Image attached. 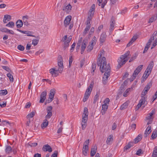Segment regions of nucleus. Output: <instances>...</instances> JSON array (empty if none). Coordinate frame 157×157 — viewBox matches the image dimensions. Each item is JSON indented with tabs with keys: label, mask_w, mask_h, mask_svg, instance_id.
Masks as SVG:
<instances>
[{
	"label": "nucleus",
	"mask_w": 157,
	"mask_h": 157,
	"mask_svg": "<svg viewBox=\"0 0 157 157\" xmlns=\"http://www.w3.org/2000/svg\"><path fill=\"white\" fill-rule=\"evenodd\" d=\"M14 23L13 21H10L6 25V26L10 28H13L14 26Z\"/></svg>",
	"instance_id": "nucleus-39"
},
{
	"label": "nucleus",
	"mask_w": 157,
	"mask_h": 157,
	"mask_svg": "<svg viewBox=\"0 0 157 157\" xmlns=\"http://www.w3.org/2000/svg\"><path fill=\"white\" fill-rule=\"evenodd\" d=\"M1 91L0 94L2 95H5L8 93L7 91L6 90H1Z\"/></svg>",
	"instance_id": "nucleus-46"
},
{
	"label": "nucleus",
	"mask_w": 157,
	"mask_h": 157,
	"mask_svg": "<svg viewBox=\"0 0 157 157\" xmlns=\"http://www.w3.org/2000/svg\"><path fill=\"white\" fill-rule=\"evenodd\" d=\"M157 19V13L155 14L152 15L149 20L148 23H151L155 21Z\"/></svg>",
	"instance_id": "nucleus-24"
},
{
	"label": "nucleus",
	"mask_w": 157,
	"mask_h": 157,
	"mask_svg": "<svg viewBox=\"0 0 157 157\" xmlns=\"http://www.w3.org/2000/svg\"><path fill=\"white\" fill-rule=\"evenodd\" d=\"M81 125L82 129L84 130L87 126V122H85L82 121Z\"/></svg>",
	"instance_id": "nucleus-45"
},
{
	"label": "nucleus",
	"mask_w": 157,
	"mask_h": 157,
	"mask_svg": "<svg viewBox=\"0 0 157 157\" xmlns=\"http://www.w3.org/2000/svg\"><path fill=\"white\" fill-rule=\"evenodd\" d=\"M157 136V131H154L151 135V138L153 139H155Z\"/></svg>",
	"instance_id": "nucleus-42"
},
{
	"label": "nucleus",
	"mask_w": 157,
	"mask_h": 157,
	"mask_svg": "<svg viewBox=\"0 0 157 157\" xmlns=\"http://www.w3.org/2000/svg\"><path fill=\"white\" fill-rule=\"evenodd\" d=\"M95 5L93 4L91 6V8L88 12V17H91L93 16L94 14Z\"/></svg>",
	"instance_id": "nucleus-10"
},
{
	"label": "nucleus",
	"mask_w": 157,
	"mask_h": 157,
	"mask_svg": "<svg viewBox=\"0 0 157 157\" xmlns=\"http://www.w3.org/2000/svg\"><path fill=\"white\" fill-rule=\"evenodd\" d=\"M155 37V36H154L152 34L148 42H150V43H151L154 40V38Z\"/></svg>",
	"instance_id": "nucleus-63"
},
{
	"label": "nucleus",
	"mask_w": 157,
	"mask_h": 157,
	"mask_svg": "<svg viewBox=\"0 0 157 157\" xmlns=\"http://www.w3.org/2000/svg\"><path fill=\"white\" fill-rule=\"evenodd\" d=\"M75 46V43H74L73 44L71 45V48L70 50V52H71L73 51L74 48Z\"/></svg>",
	"instance_id": "nucleus-61"
},
{
	"label": "nucleus",
	"mask_w": 157,
	"mask_h": 157,
	"mask_svg": "<svg viewBox=\"0 0 157 157\" xmlns=\"http://www.w3.org/2000/svg\"><path fill=\"white\" fill-rule=\"evenodd\" d=\"M89 143V140H86L84 143L83 145V147L82 149V153L85 156H86L87 154V151L89 149L88 145Z\"/></svg>",
	"instance_id": "nucleus-6"
},
{
	"label": "nucleus",
	"mask_w": 157,
	"mask_h": 157,
	"mask_svg": "<svg viewBox=\"0 0 157 157\" xmlns=\"http://www.w3.org/2000/svg\"><path fill=\"white\" fill-rule=\"evenodd\" d=\"M143 152L141 149H140L137 151L136 154L137 155L139 156L141 154H143Z\"/></svg>",
	"instance_id": "nucleus-52"
},
{
	"label": "nucleus",
	"mask_w": 157,
	"mask_h": 157,
	"mask_svg": "<svg viewBox=\"0 0 157 157\" xmlns=\"http://www.w3.org/2000/svg\"><path fill=\"white\" fill-rule=\"evenodd\" d=\"M71 16L69 15L65 17L64 21V24L65 27H67L69 26V28L70 29H71L73 26V24L71 22Z\"/></svg>",
	"instance_id": "nucleus-4"
},
{
	"label": "nucleus",
	"mask_w": 157,
	"mask_h": 157,
	"mask_svg": "<svg viewBox=\"0 0 157 157\" xmlns=\"http://www.w3.org/2000/svg\"><path fill=\"white\" fill-rule=\"evenodd\" d=\"M147 73V72H146V71H145L144 73V74L143 76V79L145 80H146L147 78L149 75L150 74V73Z\"/></svg>",
	"instance_id": "nucleus-48"
},
{
	"label": "nucleus",
	"mask_w": 157,
	"mask_h": 157,
	"mask_svg": "<svg viewBox=\"0 0 157 157\" xmlns=\"http://www.w3.org/2000/svg\"><path fill=\"white\" fill-rule=\"evenodd\" d=\"M48 121L47 119H45L44 121V122L41 124V128H45L48 126Z\"/></svg>",
	"instance_id": "nucleus-29"
},
{
	"label": "nucleus",
	"mask_w": 157,
	"mask_h": 157,
	"mask_svg": "<svg viewBox=\"0 0 157 157\" xmlns=\"http://www.w3.org/2000/svg\"><path fill=\"white\" fill-rule=\"evenodd\" d=\"M52 115V113H48L47 115L45 116L46 119H49L50 118Z\"/></svg>",
	"instance_id": "nucleus-57"
},
{
	"label": "nucleus",
	"mask_w": 157,
	"mask_h": 157,
	"mask_svg": "<svg viewBox=\"0 0 157 157\" xmlns=\"http://www.w3.org/2000/svg\"><path fill=\"white\" fill-rule=\"evenodd\" d=\"M128 102H126L123 104L121 106L120 109L121 110H124L126 109L128 106Z\"/></svg>",
	"instance_id": "nucleus-34"
},
{
	"label": "nucleus",
	"mask_w": 157,
	"mask_h": 157,
	"mask_svg": "<svg viewBox=\"0 0 157 157\" xmlns=\"http://www.w3.org/2000/svg\"><path fill=\"white\" fill-rule=\"evenodd\" d=\"M103 52H101L100 53V55H99V57L97 61V64L98 66H100V68L101 71L102 73H103L104 72L108 71L107 68L108 66L109 67V71H110V64L109 63L107 65L106 59L104 57H103L101 61V59L102 53Z\"/></svg>",
	"instance_id": "nucleus-1"
},
{
	"label": "nucleus",
	"mask_w": 157,
	"mask_h": 157,
	"mask_svg": "<svg viewBox=\"0 0 157 157\" xmlns=\"http://www.w3.org/2000/svg\"><path fill=\"white\" fill-rule=\"evenodd\" d=\"M35 114V112L34 111H33L31 112L28 115V116L29 118L33 117Z\"/></svg>",
	"instance_id": "nucleus-58"
},
{
	"label": "nucleus",
	"mask_w": 157,
	"mask_h": 157,
	"mask_svg": "<svg viewBox=\"0 0 157 157\" xmlns=\"http://www.w3.org/2000/svg\"><path fill=\"white\" fill-rule=\"evenodd\" d=\"M92 18H91V17H88L86 26H88V27H90L91 25L90 23V21L91 20Z\"/></svg>",
	"instance_id": "nucleus-41"
},
{
	"label": "nucleus",
	"mask_w": 157,
	"mask_h": 157,
	"mask_svg": "<svg viewBox=\"0 0 157 157\" xmlns=\"http://www.w3.org/2000/svg\"><path fill=\"white\" fill-rule=\"evenodd\" d=\"M103 28V25H100V26H99L98 27V29L97 31V32L98 33H100V32L101 30Z\"/></svg>",
	"instance_id": "nucleus-62"
},
{
	"label": "nucleus",
	"mask_w": 157,
	"mask_h": 157,
	"mask_svg": "<svg viewBox=\"0 0 157 157\" xmlns=\"http://www.w3.org/2000/svg\"><path fill=\"white\" fill-rule=\"evenodd\" d=\"M96 37L95 36H94L93 37L91 41L89 43V44L94 46L96 44Z\"/></svg>",
	"instance_id": "nucleus-32"
},
{
	"label": "nucleus",
	"mask_w": 157,
	"mask_h": 157,
	"mask_svg": "<svg viewBox=\"0 0 157 157\" xmlns=\"http://www.w3.org/2000/svg\"><path fill=\"white\" fill-rule=\"evenodd\" d=\"M151 86L152 83L151 82H150L147 84L141 93V96H142V97L145 96V95L147 94L148 91Z\"/></svg>",
	"instance_id": "nucleus-7"
},
{
	"label": "nucleus",
	"mask_w": 157,
	"mask_h": 157,
	"mask_svg": "<svg viewBox=\"0 0 157 157\" xmlns=\"http://www.w3.org/2000/svg\"><path fill=\"white\" fill-rule=\"evenodd\" d=\"M107 36L105 32H103L100 35V41L101 43H103L105 41Z\"/></svg>",
	"instance_id": "nucleus-17"
},
{
	"label": "nucleus",
	"mask_w": 157,
	"mask_h": 157,
	"mask_svg": "<svg viewBox=\"0 0 157 157\" xmlns=\"http://www.w3.org/2000/svg\"><path fill=\"white\" fill-rule=\"evenodd\" d=\"M58 69L56 68H51L49 70L50 73L53 76V77H56L58 75V74L57 72Z\"/></svg>",
	"instance_id": "nucleus-15"
},
{
	"label": "nucleus",
	"mask_w": 157,
	"mask_h": 157,
	"mask_svg": "<svg viewBox=\"0 0 157 157\" xmlns=\"http://www.w3.org/2000/svg\"><path fill=\"white\" fill-rule=\"evenodd\" d=\"M73 59L72 58V56H70L69 59V67H70L71 65V63H72V62L73 61Z\"/></svg>",
	"instance_id": "nucleus-55"
},
{
	"label": "nucleus",
	"mask_w": 157,
	"mask_h": 157,
	"mask_svg": "<svg viewBox=\"0 0 157 157\" xmlns=\"http://www.w3.org/2000/svg\"><path fill=\"white\" fill-rule=\"evenodd\" d=\"M157 156V146L155 147L154 149L152 157H156Z\"/></svg>",
	"instance_id": "nucleus-36"
},
{
	"label": "nucleus",
	"mask_w": 157,
	"mask_h": 157,
	"mask_svg": "<svg viewBox=\"0 0 157 157\" xmlns=\"http://www.w3.org/2000/svg\"><path fill=\"white\" fill-rule=\"evenodd\" d=\"M109 102L110 100L109 98H107L104 100V104L108 105L109 104Z\"/></svg>",
	"instance_id": "nucleus-56"
},
{
	"label": "nucleus",
	"mask_w": 157,
	"mask_h": 157,
	"mask_svg": "<svg viewBox=\"0 0 157 157\" xmlns=\"http://www.w3.org/2000/svg\"><path fill=\"white\" fill-rule=\"evenodd\" d=\"M100 93L99 91H98L97 92L96 95L95 96L94 98V100L93 101L94 103H95L99 99Z\"/></svg>",
	"instance_id": "nucleus-28"
},
{
	"label": "nucleus",
	"mask_w": 157,
	"mask_h": 157,
	"mask_svg": "<svg viewBox=\"0 0 157 157\" xmlns=\"http://www.w3.org/2000/svg\"><path fill=\"white\" fill-rule=\"evenodd\" d=\"M39 40H38L34 39L32 40V44L34 46L36 45L38 43Z\"/></svg>",
	"instance_id": "nucleus-54"
},
{
	"label": "nucleus",
	"mask_w": 157,
	"mask_h": 157,
	"mask_svg": "<svg viewBox=\"0 0 157 157\" xmlns=\"http://www.w3.org/2000/svg\"><path fill=\"white\" fill-rule=\"evenodd\" d=\"M94 46L90 44L86 48V51L88 52H90L93 49Z\"/></svg>",
	"instance_id": "nucleus-38"
},
{
	"label": "nucleus",
	"mask_w": 157,
	"mask_h": 157,
	"mask_svg": "<svg viewBox=\"0 0 157 157\" xmlns=\"http://www.w3.org/2000/svg\"><path fill=\"white\" fill-rule=\"evenodd\" d=\"M90 28V27H88V26H86V28H85L83 32V36H84L87 34Z\"/></svg>",
	"instance_id": "nucleus-40"
},
{
	"label": "nucleus",
	"mask_w": 157,
	"mask_h": 157,
	"mask_svg": "<svg viewBox=\"0 0 157 157\" xmlns=\"http://www.w3.org/2000/svg\"><path fill=\"white\" fill-rule=\"evenodd\" d=\"M0 31L3 32L8 33V31H9V29L6 28H4L1 29Z\"/></svg>",
	"instance_id": "nucleus-60"
},
{
	"label": "nucleus",
	"mask_w": 157,
	"mask_h": 157,
	"mask_svg": "<svg viewBox=\"0 0 157 157\" xmlns=\"http://www.w3.org/2000/svg\"><path fill=\"white\" fill-rule=\"evenodd\" d=\"M23 25V22L21 20H18L16 22V25L17 28H21L22 27Z\"/></svg>",
	"instance_id": "nucleus-27"
},
{
	"label": "nucleus",
	"mask_w": 157,
	"mask_h": 157,
	"mask_svg": "<svg viewBox=\"0 0 157 157\" xmlns=\"http://www.w3.org/2000/svg\"><path fill=\"white\" fill-rule=\"evenodd\" d=\"M12 148L10 146H6L5 149L6 152V153H10L11 152Z\"/></svg>",
	"instance_id": "nucleus-35"
},
{
	"label": "nucleus",
	"mask_w": 157,
	"mask_h": 157,
	"mask_svg": "<svg viewBox=\"0 0 157 157\" xmlns=\"http://www.w3.org/2000/svg\"><path fill=\"white\" fill-rule=\"evenodd\" d=\"M28 18L29 17L27 15L24 16L23 17L22 19L25 24L26 23V22H27L26 19H28Z\"/></svg>",
	"instance_id": "nucleus-59"
},
{
	"label": "nucleus",
	"mask_w": 157,
	"mask_h": 157,
	"mask_svg": "<svg viewBox=\"0 0 157 157\" xmlns=\"http://www.w3.org/2000/svg\"><path fill=\"white\" fill-rule=\"evenodd\" d=\"M151 126H148L147 128L144 133L145 136L147 137V136H148L149 134L151 133Z\"/></svg>",
	"instance_id": "nucleus-25"
},
{
	"label": "nucleus",
	"mask_w": 157,
	"mask_h": 157,
	"mask_svg": "<svg viewBox=\"0 0 157 157\" xmlns=\"http://www.w3.org/2000/svg\"><path fill=\"white\" fill-rule=\"evenodd\" d=\"M131 89L130 88L127 89L123 94V96L124 97H127L128 94Z\"/></svg>",
	"instance_id": "nucleus-43"
},
{
	"label": "nucleus",
	"mask_w": 157,
	"mask_h": 157,
	"mask_svg": "<svg viewBox=\"0 0 157 157\" xmlns=\"http://www.w3.org/2000/svg\"><path fill=\"white\" fill-rule=\"evenodd\" d=\"M17 49L21 51H23L25 49L24 47L21 45H18L17 47Z\"/></svg>",
	"instance_id": "nucleus-50"
},
{
	"label": "nucleus",
	"mask_w": 157,
	"mask_h": 157,
	"mask_svg": "<svg viewBox=\"0 0 157 157\" xmlns=\"http://www.w3.org/2000/svg\"><path fill=\"white\" fill-rule=\"evenodd\" d=\"M134 142H130L128 143V144L126 146H125L124 148L126 150H127L131 148L132 146L133 145Z\"/></svg>",
	"instance_id": "nucleus-30"
},
{
	"label": "nucleus",
	"mask_w": 157,
	"mask_h": 157,
	"mask_svg": "<svg viewBox=\"0 0 157 157\" xmlns=\"http://www.w3.org/2000/svg\"><path fill=\"white\" fill-rule=\"evenodd\" d=\"M109 67L108 66V67L107 68V70L108 71L105 72L104 74L103 78V83L105 81H106L108 77L110 76V71H109Z\"/></svg>",
	"instance_id": "nucleus-12"
},
{
	"label": "nucleus",
	"mask_w": 157,
	"mask_h": 157,
	"mask_svg": "<svg viewBox=\"0 0 157 157\" xmlns=\"http://www.w3.org/2000/svg\"><path fill=\"white\" fill-rule=\"evenodd\" d=\"M52 106H49L47 107L46 110L47 113H52Z\"/></svg>",
	"instance_id": "nucleus-53"
},
{
	"label": "nucleus",
	"mask_w": 157,
	"mask_h": 157,
	"mask_svg": "<svg viewBox=\"0 0 157 157\" xmlns=\"http://www.w3.org/2000/svg\"><path fill=\"white\" fill-rule=\"evenodd\" d=\"M59 68L58 71L60 73H62L63 68V63L62 61H60L58 62Z\"/></svg>",
	"instance_id": "nucleus-20"
},
{
	"label": "nucleus",
	"mask_w": 157,
	"mask_h": 157,
	"mask_svg": "<svg viewBox=\"0 0 157 157\" xmlns=\"http://www.w3.org/2000/svg\"><path fill=\"white\" fill-rule=\"evenodd\" d=\"M46 95L47 92L46 91H44L41 93L40 95V103H43L44 102L46 98Z\"/></svg>",
	"instance_id": "nucleus-16"
},
{
	"label": "nucleus",
	"mask_w": 157,
	"mask_h": 157,
	"mask_svg": "<svg viewBox=\"0 0 157 157\" xmlns=\"http://www.w3.org/2000/svg\"><path fill=\"white\" fill-rule=\"evenodd\" d=\"M141 98L139 101V103L136 107V110L138 109L142 105H146L147 104V102L146 101L147 97L145 96L142 97L141 95Z\"/></svg>",
	"instance_id": "nucleus-5"
},
{
	"label": "nucleus",
	"mask_w": 157,
	"mask_h": 157,
	"mask_svg": "<svg viewBox=\"0 0 157 157\" xmlns=\"http://www.w3.org/2000/svg\"><path fill=\"white\" fill-rule=\"evenodd\" d=\"M97 150V147L96 145L92 146L91 151L90 155L91 156H93L96 152Z\"/></svg>",
	"instance_id": "nucleus-22"
},
{
	"label": "nucleus",
	"mask_w": 157,
	"mask_h": 157,
	"mask_svg": "<svg viewBox=\"0 0 157 157\" xmlns=\"http://www.w3.org/2000/svg\"><path fill=\"white\" fill-rule=\"evenodd\" d=\"M114 23L113 21H112L110 23V27L109 28V30L110 31H112L114 29Z\"/></svg>",
	"instance_id": "nucleus-47"
},
{
	"label": "nucleus",
	"mask_w": 157,
	"mask_h": 157,
	"mask_svg": "<svg viewBox=\"0 0 157 157\" xmlns=\"http://www.w3.org/2000/svg\"><path fill=\"white\" fill-rule=\"evenodd\" d=\"M93 85L94 83L93 82L91 83L86 90L83 100V101L84 102H85L87 101L90 95L92 90Z\"/></svg>",
	"instance_id": "nucleus-3"
},
{
	"label": "nucleus",
	"mask_w": 157,
	"mask_h": 157,
	"mask_svg": "<svg viewBox=\"0 0 157 157\" xmlns=\"http://www.w3.org/2000/svg\"><path fill=\"white\" fill-rule=\"evenodd\" d=\"M157 98V90L156 92L155 93L153 97V101H154Z\"/></svg>",
	"instance_id": "nucleus-64"
},
{
	"label": "nucleus",
	"mask_w": 157,
	"mask_h": 157,
	"mask_svg": "<svg viewBox=\"0 0 157 157\" xmlns=\"http://www.w3.org/2000/svg\"><path fill=\"white\" fill-rule=\"evenodd\" d=\"M42 150L44 152L48 151L49 152H51L52 151V148L48 144H45L43 146Z\"/></svg>",
	"instance_id": "nucleus-14"
},
{
	"label": "nucleus",
	"mask_w": 157,
	"mask_h": 157,
	"mask_svg": "<svg viewBox=\"0 0 157 157\" xmlns=\"http://www.w3.org/2000/svg\"><path fill=\"white\" fill-rule=\"evenodd\" d=\"M98 4L99 6H101V7L102 8H103L105 6V5H106V4L107 3V2L106 1L105 2H104L103 3H101L102 0H98Z\"/></svg>",
	"instance_id": "nucleus-31"
},
{
	"label": "nucleus",
	"mask_w": 157,
	"mask_h": 157,
	"mask_svg": "<svg viewBox=\"0 0 157 157\" xmlns=\"http://www.w3.org/2000/svg\"><path fill=\"white\" fill-rule=\"evenodd\" d=\"M142 136L141 134H139L134 140V143L136 144L140 141L142 139Z\"/></svg>",
	"instance_id": "nucleus-26"
},
{
	"label": "nucleus",
	"mask_w": 157,
	"mask_h": 157,
	"mask_svg": "<svg viewBox=\"0 0 157 157\" xmlns=\"http://www.w3.org/2000/svg\"><path fill=\"white\" fill-rule=\"evenodd\" d=\"M55 93V89H53L51 90L49 95V100H48V103L51 102L53 100Z\"/></svg>",
	"instance_id": "nucleus-9"
},
{
	"label": "nucleus",
	"mask_w": 157,
	"mask_h": 157,
	"mask_svg": "<svg viewBox=\"0 0 157 157\" xmlns=\"http://www.w3.org/2000/svg\"><path fill=\"white\" fill-rule=\"evenodd\" d=\"M154 63L153 61H151L149 64L145 71L147 73H151L152 70L154 66Z\"/></svg>",
	"instance_id": "nucleus-13"
},
{
	"label": "nucleus",
	"mask_w": 157,
	"mask_h": 157,
	"mask_svg": "<svg viewBox=\"0 0 157 157\" xmlns=\"http://www.w3.org/2000/svg\"><path fill=\"white\" fill-rule=\"evenodd\" d=\"M143 67V65L139 66L135 69L132 76V78L134 79L138 74L141 71Z\"/></svg>",
	"instance_id": "nucleus-8"
},
{
	"label": "nucleus",
	"mask_w": 157,
	"mask_h": 157,
	"mask_svg": "<svg viewBox=\"0 0 157 157\" xmlns=\"http://www.w3.org/2000/svg\"><path fill=\"white\" fill-rule=\"evenodd\" d=\"M129 54L130 52L128 51L119 58L117 60L118 64L117 66V68L118 69H120L128 60L129 58Z\"/></svg>",
	"instance_id": "nucleus-2"
},
{
	"label": "nucleus",
	"mask_w": 157,
	"mask_h": 157,
	"mask_svg": "<svg viewBox=\"0 0 157 157\" xmlns=\"http://www.w3.org/2000/svg\"><path fill=\"white\" fill-rule=\"evenodd\" d=\"M7 76L9 78L11 82H12L13 81V76L10 73H9L7 74Z\"/></svg>",
	"instance_id": "nucleus-37"
},
{
	"label": "nucleus",
	"mask_w": 157,
	"mask_h": 157,
	"mask_svg": "<svg viewBox=\"0 0 157 157\" xmlns=\"http://www.w3.org/2000/svg\"><path fill=\"white\" fill-rule=\"evenodd\" d=\"M72 6L70 4H68L67 6H64L63 8V10L67 13L70 12L71 10Z\"/></svg>",
	"instance_id": "nucleus-18"
},
{
	"label": "nucleus",
	"mask_w": 157,
	"mask_h": 157,
	"mask_svg": "<svg viewBox=\"0 0 157 157\" xmlns=\"http://www.w3.org/2000/svg\"><path fill=\"white\" fill-rule=\"evenodd\" d=\"M11 19V16L9 15H5L4 16L3 21L4 23H6L7 22L10 21Z\"/></svg>",
	"instance_id": "nucleus-23"
},
{
	"label": "nucleus",
	"mask_w": 157,
	"mask_h": 157,
	"mask_svg": "<svg viewBox=\"0 0 157 157\" xmlns=\"http://www.w3.org/2000/svg\"><path fill=\"white\" fill-rule=\"evenodd\" d=\"M82 37H80L78 40V41L77 43V46L76 47L77 48H79L80 46V44L82 43Z\"/></svg>",
	"instance_id": "nucleus-44"
},
{
	"label": "nucleus",
	"mask_w": 157,
	"mask_h": 157,
	"mask_svg": "<svg viewBox=\"0 0 157 157\" xmlns=\"http://www.w3.org/2000/svg\"><path fill=\"white\" fill-rule=\"evenodd\" d=\"M87 44L88 41L87 40H83L81 49V53L82 54H83Z\"/></svg>",
	"instance_id": "nucleus-11"
},
{
	"label": "nucleus",
	"mask_w": 157,
	"mask_h": 157,
	"mask_svg": "<svg viewBox=\"0 0 157 157\" xmlns=\"http://www.w3.org/2000/svg\"><path fill=\"white\" fill-rule=\"evenodd\" d=\"M2 67L3 69H4L9 72H11V70L8 67L6 66H3Z\"/></svg>",
	"instance_id": "nucleus-51"
},
{
	"label": "nucleus",
	"mask_w": 157,
	"mask_h": 157,
	"mask_svg": "<svg viewBox=\"0 0 157 157\" xmlns=\"http://www.w3.org/2000/svg\"><path fill=\"white\" fill-rule=\"evenodd\" d=\"M108 107V105L103 104L102 105V109L101 110V113L102 115L104 114L106 111H107Z\"/></svg>",
	"instance_id": "nucleus-21"
},
{
	"label": "nucleus",
	"mask_w": 157,
	"mask_h": 157,
	"mask_svg": "<svg viewBox=\"0 0 157 157\" xmlns=\"http://www.w3.org/2000/svg\"><path fill=\"white\" fill-rule=\"evenodd\" d=\"M25 34H26L27 36L35 37L34 36L32 35V33L29 31H26Z\"/></svg>",
	"instance_id": "nucleus-49"
},
{
	"label": "nucleus",
	"mask_w": 157,
	"mask_h": 157,
	"mask_svg": "<svg viewBox=\"0 0 157 157\" xmlns=\"http://www.w3.org/2000/svg\"><path fill=\"white\" fill-rule=\"evenodd\" d=\"M151 43H150V42H148L146 45V46H145L144 50L143 52V53H145L146 52H147V50H148V48H149L150 47V45L151 44Z\"/></svg>",
	"instance_id": "nucleus-33"
},
{
	"label": "nucleus",
	"mask_w": 157,
	"mask_h": 157,
	"mask_svg": "<svg viewBox=\"0 0 157 157\" xmlns=\"http://www.w3.org/2000/svg\"><path fill=\"white\" fill-rule=\"evenodd\" d=\"M113 140V136L112 135H109L106 141V143L107 144H111Z\"/></svg>",
	"instance_id": "nucleus-19"
}]
</instances>
